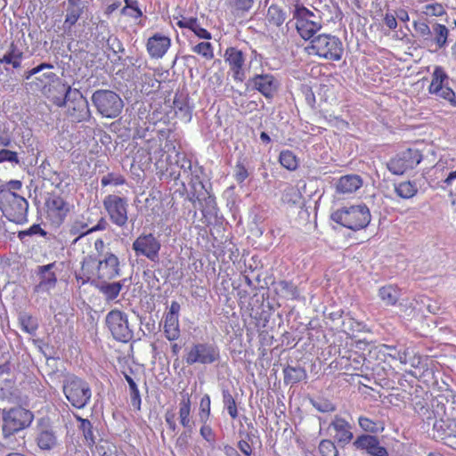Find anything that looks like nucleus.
<instances>
[{
  "mask_svg": "<svg viewBox=\"0 0 456 456\" xmlns=\"http://www.w3.org/2000/svg\"><path fill=\"white\" fill-rule=\"evenodd\" d=\"M167 166L166 169L167 171H169L170 175L175 181L183 179L181 182L183 185L185 184V182L183 181L185 180L189 184H191L194 191H196L197 184L205 190V186L200 180L202 167L197 164L193 165L191 160L184 154L176 151L175 163L171 161L170 158H167Z\"/></svg>",
  "mask_w": 456,
  "mask_h": 456,
  "instance_id": "f257e3e1",
  "label": "nucleus"
},
{
  "mask_svg": "<svg viewBox=\"0 0 456 456\" xmlns=\"http://www.w3.org/2000/svg\"><path fill=\"white\" fill-rule=\"evenodd\" d=\"M34 419V414L23 407L4 409L2 411L1 434L8 441L15 434L28 428Z\"/></svg>",
  "mask_w": 456,
  "mask_h": 456,
  "instance_id": "f03ea898",
  "label": "nucleus"
},
{
  "mask_svg": "<svg viewBox=\"0 0 456 456\" xmlns=\"http://www.w3.org/2000/svg\"><path fill=\"white\" fill-rule=\"evenodd\" d=\"M370 218V209L364 204L345 206L331 215L334 222L354 231L365 228Z\"/></svg>",
  "mask_w": 456,
  "mask_h": 456,
  "instance_id": "7ed1b4c3",
  "label": "nucleus"
},
{
  "mask_svg": "<svg viewBox=\"0 0 456 456\" xmlns=\"http://www.w3.org/2000/svg\"><path fill=\"white\" fill-rule=\"evenodd\" d=\"M307 50L309 54L333 61L341 60L344 52L341 40L330 34H320L314 37Z\"/></svg>",
  "mask_w": 456,
  "mask_h": 456,
  "instance_id": "20e7f679",
  "label": "nucleus"
},
{
  "mask_svg": "<svg viewBox=\"0 0 456 456\" xmlns=\"http://www.w3.org/2000/svg\"><path fill=\"white\" fill-rule=\"evenodd\" d=\"M62 391L70 404L77 409L85 408L92 397L90 385L85 379L75 375L65 377Z\"/></svg>",
  "mask_w": 456,
  "mask_h": 456,
  "instance_id": "39448f33",
  "label": "nucleus"
},
{
  "mask_svg": "<svg viewBox=\"0 0 456 456\" xmlns=\"http://www.w3.org/2000/svg\"><path fill=\"white\" fill-rule=\"evenodd\" d=\"M296 29L304 40L313 39L314 36L322 28L320 15L301 4H296L292 11Z\"/></svg>",
  "mask_w": 456,
  "mask_h": 456,
  "instance_id": "423d86ee",
  "label": "nucleus"
},
{
  "mask_svg": "<svg viewBox=\"0 0 456 456\" xmlns=\"http://www.w3.org/2000/svg\"><path fill=\"white\" fill-rule=\"evenodd\" d=\"M91 100L98 113L107 118H117L124 107L120 96L111 90H96Z\"/></svg>",
  "mask_w": 456,
  "mask_h": 456,
  "instance_id": "0eeeda50",
  "label": "nucleus"
},
{
  "mask_svg": "<svg viewBox=\"0 0 456 456\" xmlns=\"http://www.w3.org/2000/svg\"><path fill=\"white\" fill-rule=\"evenodd\" d=\"M219 360L220 349L213 343H193L185 349L184 362L189 366L194 364L210 365Z\"/></svg>",
  "mask_w": 456,
  "mask_h": 456,
  "instance_id": "6e6552de",
  "label": "nucleus"
},
{
  "mask_svg": "<svg viewBox=\"0 0 456 456\" xmlns=\"http://www.w3.org/2000/svg\"><path fill=\"white\" fill-rule=\"evenodd\" d=\"M60 107L67 105L68 113L75 122L88 120L91 117L89 103L78 89H73L68 86L64 99L58 103Z\"/></svg>",
  "mask_w": 456,
  "mask_h": 456,
  "instance_id": "1a4fd4ad",
  "label": "nucleus"
},
{
  "mask_svg": "<svg viewBox=\"0 0 456 456\" xmlns=\"http://www.w3.org/2000/svg\"><path fill=\"white\" fill-rule=\"evenodd\" d=\"M0 210L12 223L22 224L28 222V202L21 195L0 196Z\"/></svg>",
  "mask_w": 456,
  "mask_h": 456,
  "instance_id": "9d476101",
  "label": "nucleus"
},
{
  "mask_svg": "<svg viewBox=\"0 0 456 456\" xmlns=\"http://www.w3.org/2000/svg\"><path fill=\"white\" fill-rule=\"evenodd\" d=\"M45 205L46 216L55 226H60L73 208V204L69 200V197L56 191L49 194Z\"/></svg>",
  "mask_w": 456,
  "mask_h": 456,
  "instance_id": "9b49d317",
  "label": "nucleus"
},
{
  "mask_svg": "<svg viewBox=\"0 0 456 456\" xmlns=\"http://www.w3.org/2000/svg\"><path fill=\"white\" fill-rule=\"evenodd\" d=\"M105 322L116 340L126 343L133 338V330L126 313L118 309L111 310L107 314Z\"/></svg>",
  "mask_w": 456,
  "mask_h": 456,
  "instance_id": "f8f14e48",
  "label": "nucleus"
},
{
  "mask_svg": "<svg viewBox=\"0 0 456 456\" xmlns=\"http://www.w3.org/2000/svg\"><path fill=\"white\" fill-rule=\"evenodd\" d=\"M448 79L449 76L444 69L441 66H436L428 91L430 94L448 102L452 107H456V94L452 87L447 86Z\"/></svg>",
  "mask_w": 456,
  "mask_h": 456,
  "instance_id": "ddd939ff",
  "label": "nucleus"
},
{
  "mask_svg": "<svg viewBox=\"0 0 456 456\" xmlns=\"http://www.w3.org/2000/svg\"><path fill=\"white\" fill-rule=\"evenodd\" d=\"M422 160V154L417 149H407L396 154L387 163L388 170L394 175H403L413 169Z\"/></svg>",
  "mask_w": 456,
  "mask_h": 456,
  "instance_id": "4468645a",
  "label": "nucleus"
},
{
  "mask_svg": "<svg viewBox=\"0 0 456 456\" xmlns=\"http://www.w3.org/2000/svg\"><path fill=\"white\" fill-rule=\"evenodd\" d=\"M132 248L136 256H145L151 262H158L161 242L152 233H142L133 242Z\"/></svg>",
  "mask_w": 456,
  "mask_h": 456,
  "instance_id": "2eb2a0df",
  "label": "nucleus"
},
{
  "mask_svg": "<svg viewBox=\"0 0 456 456\" xmlns=\"http://www.w3.org/2000/svg\"><path fill=\"white\" fill-rule=\"evenodd\" d=\"M103 207L110 221L118 227H124L127 223V200L117 195L110 194L103 200Z\"/></svg>",
  "mask_w": 456,
  "mask_h": 456,
  "instance_id": "dca6fc26",
  "label": "nucleus"
},
{
  "mask_svg": "<svg viewBox=\"0 0 456 456\" xmlns=\"http://www.w3.org/2000/svg\"><path fill=\"white\" fill-rule=\"evenodd\" d=\"M0 400L19 403L20 392L15 386V376L8 362L0 365Z\"/></svg>",
  "mask_w": 456,
  "mask_h": 456,
  "instance_id": "f3484780",
  "label": "nucleus"
},
{
  "mask_svg": "<svg viewBox=\"0 0 456 456\" xmlns=\"http://www.w3.org/2000/svg\"><path fill=\"white\" fill-rule=\"evenodd\" d=\"M224 60L229 66L233 80L243 82L246 78V53L238 47L231 46L224 51Z\"/></svg>",
  "mask_w": 456,
  "mask_h": 456,
  "instance_id": "a211bd4d",
  "label": "nucleus"
},
{
  "mask_svg": "<svg viewBox=\"0 0 456 456\" xmlns=\"http://www.w3.org/2000/svg\"><path fill=\"white\" fill-rule=\"evenodd\" d=\"M56 263H50L44 265H38L36 269V274L38 278V283L33 289L34 294L38 297L43 295H51L57 285V276L53 269L55 267Z\"/></svg>",
  "mask_w": 456,
  "mask_h": 456,
  "instance_id": "6ab92c4d",
  "label": "nucleus"
},
{
  "mask_svg": "<svg viewBox=\"0 0 456 456\" xmlns=\"http://www.w3.org/2000/svg\"><path fill=\"white\" fill-rule=\"evenodd\" d=\"M120 273L119 259L112 252L106 251V253L97 260L98 280H113L119 276Z\"/></svg>",
  "mask_w": 456,
  "mask_h": 456,
  "instance_id": "aec40b11",
  "label": "nucleus"
},
{
  "mask_svg": "<svg viewBox=\"0 0 456 456\" xmlns=\"http://www.w3.org/2000/svg\"><path fill=\"white\" fill-rule=\"evenodd\" d=\"M353 445L368 456H388L387 450L380 444L379 439L372 435L364 434L357 436Z\"/></svg>",
  "mask_w": 456,
  "mask_h": 456,
  "instance_id": "412c9836",
  "label": "nucleus"
},
{
  "mask_svg": "<svg viewBox=\"0 0 456 456\" xmlns=\"http://www.w3.org/2000/svg\"><path fill=\"white\" fill-rule=\"evenodd\" d=\"M329 430L334 433L332 436L338 444H347L354 438L352 425L340 415L333 417Z\"/></svg>",
  "mask_w": 456,
  "mask_h": 456,
  "instance_id": "4be33fe9",
  "label": "nucleus"
},
{
  "mask_svg": "<svg viewBox=\"0 0 456 456\" xmlns=\"http://www.w3.org/2000/svg\"><path fill=\"white\" fill-rule=\"evenodd\" d=\"M76 280L81 285L90 283L94 286L100 280L97 279V260L87 256L81 262V269L76 273Z\"/></svg>",
  "mask_w": 456,
  "mask_h": 456,
  "instance_id": "5701e85b",
  "label": "nucleus"
},
{
  "mask_svg": "<svg viewBox=\"0 0 456 456\" xmlns=\"http://www.w3.org/2000/svg\"><path fill=\"white\" fill-rule=\"evenodd\" d=\"M189 200L193 203L196 200L200 202L202 215L208 223H210L211 220L216 216L217 207L216 198L209 194L206 190L205 192H193Z\"/></svg>",
  "mask_w": 456,
  "mask_h": 456,
  "instance_id": "b1692460",
  "label": "nucleus"
},
{
  "mask_svg": "<svg viewBox=\"0 0 456 456\" xmlns=\"http://www.w3.org/2000/svg\"><path fill=\"white\" fill-rule=\"evenodd\" d=\"M250 82L252 86L265 98H272L279 87V82L272 74L256 75Z\"/></svg>",
  "mask_w": 456,
  "mask_h": 456,
  "instance_id": "393cba45",
  "label": "nucleus"
},
{
  "mask_svg": "<svg viewBox=\"0 0 456 456\" xmlns=\"http://www.w3.org/2000/svg\"><path fill=\"white\" fill-rule=\"evenodd\" d=\"M171 45V40L168 37L155 34L148 39L147 51L151 58H162Z\"/></svg>",
  "mask_w": 456,
  "mask_h": 456,
  "instance_id": "a878e982",
  "label": "nucleus"
},
{
  "mask_svg": "<svg viewBox=\"0 0 456 456\" xmlns=\"http://www.w3.org/2000/svg\"><path fill=\"white\" fill-rule=\"evenodd\" d=\"M449 33L450 31L445 25L437 22L434 23L432 25V36L427 48L430 49L435 45V51L444 49L447 46Z\"/></svg>",
  "mask_w": 456,
  "mask_h": 456,
  "instance_id": "bb28decb",
  "label": "nucleus"
},
{
  "mask_svg": "<svg viewBox=\"0 0 456 456\" xmlns=\"http://www.w3.org/2000/svg\"><path fill=\"white\" fill-rule=\"evenodd\" d=\"M107 281L108 280H101L94 287L98 289L107 301H113L118 297L126 279L114 282H108Z\"/></svg>",
  "mask_w": 456,
  "mask_h": 456,
  "instance_id": "cd10ccee",
  "label": "nucleus"
},
{
  "mask_svg": "<svg viewBox=\"0 0 456 456\" xmlns=\"http://www.w3.org/2000/svg\"><path fill=\"white\" fill-rule=\"evenodd\" d=\"M362 185V179L358 175H346L339 178L337 191L339 193H353Z\"/></svg>",
  "mask_w": 456,
  "mask_h": 456,
  "instance_id": "c85d7f7f",
  "label": "nucleus"
},
{
  "mask_svg": "<svg viewBox=\"0 0 456 456\" xmlns=\"http://www.w3.org/2000/svg\"><path fill=\"white\" fill-rule=\"evenodd\" d=\"M417 6V12L427 17H440L446 13L444 5L434 0H420Z\"/></svg>",
  "mask_w": 456,
  "mask_h": 456,
  "instance_id": "c756f323",
  "label": "nucleus"
},
{
  "mask_svg": "<svg viewBox=\"0 0 456 456\" xmlns=\"http://www.w3.org/2000/svg\"><path fill=\"white\" fill-rule=\"evenodd\" d=\"M191 398L188 394L183 395L179 403V419L181 425L185 428H191L192 421L191 419Z\"/></svg>",
  "mask_w": 456,
  "mask_h": 456,
  "instance_id": "7c9ffc66",
  "label": "nucleus"
},
{
  "mask_svg": "<svg viewBox=\"0 0 456 456\" xmlns=\"http://www.w3.org/2000/svg\"><path fill=\"white\" fill-rule=\"evenodd\" d=\"M37 443L41 450H51L57 444V437L52 428H42L37 437Z\"/></svg>",
  "mask_w": 456,
  "mask_h": 456,
  "instance_id": "2f4dec72",
  "label": "nucleus"
},
{
  "mask_svg": "<svg viewBox=\"0 0 456 456\" xmlns=\"http://www.w3.org/2000/svg\"><path fill=\"white\" fill-rule=\"evenodd\" d=\"M284 381L287 384H297L306 379L305 370L301 366H287L283 370Z\"/></svg>",
  "mask_w": 456,
  "mask_h": 456,
  "instance_id": "473e14b6",
  "label": "nucleus"
},
{
  "mask_svg": "<svg viewBox=\"0 0 456 456\" xmlns=\"http://www.w3.org/2000/svg\"><path fill=\"white\" fill-rule=\"evenodd\" d=\"M55 77L56 74L52 71L44 72L42 75L35 77L32 81L27 83V86L32 90L44 91L54 81Z\"/></svg>",
  "mask_w": 456,
  "mask_h": 456,
  "instance_id": "72a5a7b5",
  "label": "nucleus"
},
{
  "mask_svg": "<svg viewBox=\"0 0 456 456\" xmlns=\"http://www.w3.org/2000/svg\"><path fill=\"white\" fill-rule=\"evenodd\" d=\"M416 37L421 42L423 47L428 46L430 37L432 36V27L423 20H414L412 23Z\"/></svg>",
  "mask_w": 456,
  "mask_h": 456,
  "instance_id": "f704fd0d",
  "label": "nucleus"
},
{
  "mask_svg": "<svg viewBox=\"0 0 456 456\" xmlns=\"http://www.w3.org/2000/svg\"><path fill=\"white\" fill-rule=\"evenodd\" d=\"M164 332L166 338L174 341L180 336L179 319L178 317L166 316L164 322Z\"/></svg>",
  "mask_w": 456,
  "mask_h": 456,
  "instance_id": "c9c22d12",
  "label": "nucleus"
},
{
  "mask_svg": "<svg viewBox=\"0 0 456 456\" xmlns=\"http://www.w3.org/2000/svg\"><path fill=\"white\" fill-rule=\"evenodd\" d=\"M286 18V12L277 4H272L268 7L266 20L270 25L281 27Z\"/></svg>",
  "mask_w": 456,
  "mask_h": 456,
  "instance_id": "e433bc0d",
  "label": "nucleus"
},
{
  "mask_svg": "<svg viewBox=\"0 0 456 456\" xmlns=\"http://www.w3.org/2000/svg\"><path fill=\"white\" fill-rule=\"evenodd\" d=\"M395 191L402 199H411L418 192L417 185L414 182L405 181L395 184Z\"/></svg>",
  "mask_w": 456,
  "mask_h": 456,
  "instance_id": "4c0bfd02",
  "label": "nucleus"
},
{
  "mask_svg": "<svg viewBox=\"0 0 456 456\" xmlns=\"http://www.w3.org/2000/svg\"><path fill=\"white\" fill-rule=\"evenodd\" d=\"M174 108L175 110L176 116L185 123H189L191 120L192 109L189 106L185 99H175Z\"/></svg>",
  "mask_w": 456,
  "mask_h": 456,
  "instance_id": "58836bf2",
  "label": "nucleus"
},
{
  "mask_svg": "<svg viewBox=\"0 0 456 456\" xmlns=\"http://www.w3.org/2000/svg\"><path fill=\"white\" fill-rule=\"evenodd\" d=\"M358 424L367 433L377 434L385 430V425L382 421H374L364 416L359 417Z\"/></svg>",
  "mask_w": 456,
  "mask_h": 456,
  "instance_id": "ea45409f",
  "label": "nucleus"
},
{
  "mask_svg": "<svg viewBox=\"0 0 456 456\" xmlns=\"http://www.w3.org/2000/svg\"><path fill=\"white\" fill-rule=\"evenodd\" d=\"M23 53L13 45L10 50L0 59L1 63L11 64L14 69L20 67Z\"/></svg>",
  "mask_w": 456,
  "mask_h": 456,
  "instance_id": "a19ab883",
  "label": "nucleus"
},
{
  "mask_svg": "<svg viewBox=\"0 0 456 456\" xmlns=\"http://www.w3.org/2000/svg\"><path fill=\"white\" fill-rule=\"evenodd\" d=\"M433 428L434 430H436L438 433V437L443 440H445V444L452 446L449 440L452 436L456 438V434L452 435V432L450 429V424L448 423V420H444L443 419L436 420L434 423Z\"/></svg>",
  "mask_w": 456,
  "mask_h": 456,
  "instance_id": "79ce46f5",
  "label": "nucleus"
},
{
  "mask_svg": "<svg viewBox=\"0 0 456 456\" xmlns=\"http://www.w3.org/2000/svg\"><path fill=\"white\" fill-rule=\"evenodd\" d=\"M65 20L63 22V30L69 34L71 28L77 22L83 12L82 8H67Z\"/></svg>",
  "mask_w": 456,
  "mask_h": 456,
  "instance_id": "37998d69",
  "label": "nucleus"
},
{
  "mask_svg": "<svg viewBox=\"0 0 456 456\" xmlns=\"http://www.w3.org/2000/svg\"><path fill=\"white\" fill-rule=\"evenodd\" d=\"M379 295L381 300L387 305H394L399 298L398 289L392 286H384L379 289Z\"/></svg>",
  "mask_w": 456,
  "mask_h": 456,
  "instance_id": "c03bdc74",
  "label": "nucleus"
},
{
  "mask_svg": "<svg viewBox=\"0 0 456 456\" xmlns=\"http://www.w3.org/2000/svg\"><path fill=\"white\" fill-rule=\"evenodd\" d=\"M76 419L80 423L79 429L83 432L84 437L89 445H93L95 443V438L93 431V425L90 420L83 419L77 414L74 415Z\"/></svg>",
  "mask_w": 456,
  "mask_h": 456,
  "instance_id": "a18cd8bd",
  "label": "nucleus"
},
{
  "mask_svg": "<svg viewBox=\"0 0 456 456\" xmlns=\"http://www.w3.org/2000/svg\"><path fill=\"white\" fill-rule=\"evenodd\" d=\"M279 161L283 167L290 171L296 170L298 166L296 155L289 150L282 151L280 153Z\"/></svg>",
  "mask_w": 456,
  "mask_h": 456,
  "instance_id": "49530a36",
  "label": "nucleus"
},
{
  "mask_svg": "<svg viewBox=\"0 0 456 456\" xmlns=\"http://www.w3.org/2000/svg\"><path fill=\"white\" fill-rule=\"evenodd\" d=\"M125 379L129 386L131 403L135 409L140 410L142 399L138 387L134 379L129 375L125 374Z\"/></svg>",
  "mask_w": 456,
  "mask_h": 456,
  "instance_id": "de8ad7c7",
  "label": "nucleus"
},
{
  "mask_svg": "<svg viewBox=\"0 0 456 456\" xmlns=\"http://www.w3.org/2000/svg\"><path fill=\"white\" fill-rule=\"evenodd\" d=\"M21 330L28 334H34L37 330V321L28 314L22 313L19 316Z\"/></svg>",
  "mask_w": 456,
  "mask_h": 456,
  "instance_id": "09e8293b",
  "label": "nucleus"
},
{
  "mask_svg": "<svg viewBox=\"0 0 456 456\" xmlns=\"http://www.w3.org/2000/svg\"><path fill=\"white\" fill-rule=\"evenodd\" d=\"M223 395V403L224 408L227 410L228 414L232 419H236L238 417V410L236 406V402L232 394L228 389H224L222 392Z\"/></svg>",
  "mask_w": 456,
  "mask_h": 456,
  "instance_id": "8fccbe9b",
  "label": "nucleus"
},
{
  "mask_svg": "<svg viewBox=\"0 0 456 456\" xmlns=\"http://www.w3.org/2000/svg\"><path fill=\"white\" fill-rule=\"evenodd\" d=\"M310 403L320 412L328 413L336 410V405L326 398L311 399Z\"/></svg>",
  "mask_w": 456,
  "mask_h": 456,
  "instance_id": "3c124183",
  "label": "nucleus"
},
{
  "mask_svg": "<svg viewBox=\"0 0 456 456\" xmlns=\"http://www.w3.org/2000/svg\"><path fill=\"white\" fill-rule=\"evenodd\" d=\"M22 188V183L20 180H11L0 185V196L19 195L17 193Z\"/></svg>",
  "mask_w": 456,
  "mask_h": 456,
  "instance_id": "603ef678",
  "label": "nucleus"
},
{
  "mask_svg": "<svg viewBox=\"0 0 456 456\" xmlns=\"http://www.w3.org/2000/svg\"><path fill=\"white\" fill-rule=\"evenodd\" d=\"M192 52L201 55L206 60L214 58V49L209 42H201L192 47Z\"/></svg>",
  "mask_w": 456,
  "mask_h": 456,
  "instance_id": "864d4df0",
  "label": "nucleus"
},
{
  "mask_svg": "<svg viewBox=\"0 0 456 456\" xmlns=\"http://www.w3.org/2000/svg\"><path fill=\"white\" fill-rule=\"evenodd\" d=\"M126 183V179L123 175L117 173H108L101 179V184L105 187L108 185L118 186Z\"/></svg>",
  "mask_w": 456,
  "mask_h": 456,
  "instance_id": "5fc2aeb1",
  "label": "nucleus"
},
{
  "mask_svg": "<svg viewBox=\"0 0 456 456\" xmlns=\"http://www.w3.org/2000/svg\"><path fill=\"white\" fill-rule=\"evenodd\" d=\"M210 396L208 395H205L200 403V419L201 422H208L210 416Z\"/></svg>",
  "mask_w": 456,
  "mask_h": 456,
  "instance_id": "6e6d98bb",
  "label": "nucleus"
},
{
  "mask_svg": "<svg viewBox=\"0 0 456 456\" xmlns=\"http://www.w3.org/2000/svg\"><path fill=\"white\" fill-rule=\"evenodd\" d=\"M47 232L41 228L40 224H34L28 229L20 231L18 233V238L20 240H23L28 236L39 235L41 237H45Z\"/></svg>",
  "mask_w": 456,
  "mask_h": 456,
  "instance_id": "4d7b16f0",
  "label": "nucleus"
},
{
  "mask_svg": "<svg viewBox=\"0 0 456 456\" xmlns=\"http://www.w3.org/2000/svg\"><path fill=\"white\" fill-rule=\"evenodd\" d=\"M200 434L204 440H206L212 447H214L216 444V434L210 425L208 424V422H202Z\"/></svg>",
  "mask_w": 456,
  "mask_h": 456,
  "instance_id": "13d9d810",
  "label": "nucleus"
},
{
  "mask_svg": "<svg viewBox=\"0 0 456 456\" xmlns=\"http://www.w3.org/2000/svg\"><path fill=\"white\" fill-rule=\"evenodd\" d=\"M279 287L287 297L296 298L298 296L297 287L290 281H281L279 282Z\"/></svg>",
  "mask_w": 456,
  "mask_h": 456,
  "instance_id": "bf43d9fd",
  "label": "nucleus"
},
{
  "mask_svg": "<svg viewBox=\"0 0 456 456\" xmlns=\"http://www.w3.org/2000/svg\"><path fill=\"white\" fill-rule=\"evenodd\" d=\"M389 352L387 355L394 360H398L402 364H406L408 362L407 358V351H397L395 346H384Z\"/></svg>",
  "mask_w": 456,
  "mask_h": 456,
  "instance_id": "052dcab7",
  "label": "nucleus"
},
{
  "mask_svg": "<svg viewBox=\"0 0 456 456\" xmlns=\"http://www.w3.org/2000/svg\"><path fill=\"white\" fill-rule=\"evenodd\" d=\"M53 68H54V66L52 63L42 62L39 65H37V67H35V68H33V69H31L29 70L25 71L24 75H23V77L26 80H29V79L32 78V77H34L37 74L44 71L45 69H52Z\"/></svg>",
  "mask_w": 456,
  "mask_h": 456,
  "instance_id": "680f3d73",
  "label": "nucleus"
},
{
  "mask_svg": "<svg viewBox=\"0 0 456 456\" xmlns=\"http://www.w3.org/2000/svg\"><path fill=\"white\" fill-rule=\"evenodd\" d=\"M234 178L238 183H242L248 176V172L241 162H237L234 168Z\"/></svg>",
  "mask_w": 456,
  "mask_h": 456,
  "instance_id": "e2e57ef3",
  "label": "nucleus"
},
{
  "mask_svg": "<svg viewBox=\"0 0 456 456\" xmlns=\"http://www.w3.org/2000/svg\"><path fill=\"white\" fill-rule=\"evenodd\" d=\"M106 226H107V222L105 221L104 218H101L97 224L93 226L92 228L90 229H87L86 231H81V233L74 240L73 243H77V240L82 238L83 236L86 235V234H89V233H92V232H97V231H103L106 229Z\"/></svg>",
  "mask_w": 456,
  "mask_h": 456,
  "instance_id": "0e129e2a",
  "label": "nucleus"
},
{
  "mask_svg": "<svg viewBox=\"0 0 456 456\" xmlns=\"http://www.w3.org/2000/svg\"><path fill=\"white\" fill-rule=\"evenodd\" d=\"M0 162L19 163L18 154L15 151L3 149L0 151Z\"/></svg>",
  "mask_w": 456,
  "mask_h": 456,
  "instance_id": "69168bd1",
  "label": "nucleus"
},
{
  "mask_svg": "<svg viewBox=\"0 0 456 456\" xmlns=\"http://www.w3.org/2000/svg\"><path fill=\"white\" fill-rule=\"evenodd\" d=\"M319 450L322 453L336 452V447L333 442L330 440H322L320 443Z\"/></svg>",
  "mask_w": 456,
  "mask_h": 456,
  "instance_id": "338daca9",
  "label": "nucleus"
},
{
  "mask_svg": "<svg viewBox=\"0 0 456 456\" xmlns=\"http://www.w3.org/2000/svg\"><path fill=\"white\" fill-rule=\"evenodd\" d=\"M192 32L200 38L203 39H211V33L208 32L206 28H202L199 21L196 23L195 27L192 29Z\"/></svg>",
  "mask_w": 456,
  "mask_h": 456,
  "instance_id": "774afa93",
  "label": "nucleus"
}]
</instances>
